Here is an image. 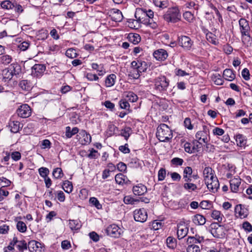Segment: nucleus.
Instances as JSON below:
<instances>
[{
	"instance_id": "nucleus-1",
	"label": "nucleus",
	"mask_w": 252,
	"mask_h": 252,
	"mask_svg": "<svg viewBox=\"0 0 252 252\" xmlns=\"http://www.w3.org/2000/svg\"><path fill=\"white\" fill-rule=\"evenodd\" d=\"M156 135L161 142H167L172 138V130L166 124H160L157 128Z\"/></svg>"
},
{
	"instance_id": "nucleus-2",
	"label": "nucleus",
	"mask_w": 252,
	"mask_h": 252,
	"mask_svg": "<svg viewBox=\"0 0 252 252\" xmlns=\"http://www.w3.org/2000/svg\"><path fill=\"white\" fill-rule=\"evenodd\" d=\"M163 18L167 22L175 23L181 20V15L178 7H172L168 9Z\"/></svg>"
},
{
	"instance_id": "nucleus-3",
	"label": "nucleus",
	"mask_w": 252,
	"mask_h": 252,
	"mask_svg": "<svg viewBox=\"0 0 252 252\" xmlns=\"http://www.w3.org/2000/svg\"><path fill=\"white\" fill-rule=\"evenodd\" d=\"M155 88L159 92L166 91L169 81L165 76H160L155 78L154 81Z\"/></svg>"
},
{
	"instance_id": "nucleus-4",
	"label": "nucleus",
	"mask_w": 252,
	"mask_h": 252,
	"mask_svg": "<svg viewBox=\"0 0 252 252\" xmlns=\"http://www.w3.org/2000/svg\"><path fill=\"white\" fill-rule=\"evenodd\" d=\"M210 228V232L214 237L221 238L224 237L226 229L223 225H221L218 223L214 222L211 223Z\"/></svg>"
},
{
	"instance_id": "nucleus-5",
	"label": "nucleus",
	"mask_w": 252,
	"mask_h": 252,
	"mask_svg": "<svg viewBox=\"0 0 252 252\" xmlns=\"http://www.w3.org/2000/svg\"><path fill=\"white\" fill-rule=\"evenodd\" d=\"M147 10L143 8H137L135 13V17L137 21L147 25L149 21L147 20Z\"/></svg>"
},
{
	"instance_id": "nucleus-6",
	"label": "nucleus",
	"mask_w": 252,
	"mask_h": 252,
	"mask_svg": "<svg viewBox=\"0 0 252 252\" xmlns=\"http://www.w3.org/2000/svg\"><path fill=\"white\" fill-rule=\"evenodd\" d=\"M239 24L242 36H246L248 38H250L251 36L249 33L250 27L248 21L245 19L241 18L239 21Z\"/></svg>"
},
{
	"instance_id": "nucleus-7",
	"label": "nucleus",
	"mask_w": 252,
	"mask_h": 252,
	"mask_svg": "<svg viewBox=\"0 0 252 252\" xmlns=\"http://www.w3.org/2000/svg\"><path fill=\"white\" fill-rule=\"evenodd\" d=\"M208 189L213 192H215L219 188L220 184L216 176L210 179H206L205 182Z\"/></svg>"
},
{
	"instance_id": "nucleus-8",
	"label": "nucleus",
	"mask_w": 252,
	"mask_h": 252,
	"mask_svg": "<svg viewBox=\"0 0 252 252\" xmlns=\"http://www.w3.org/2000/svg\"><path fill=\"white\" fill-rule=\"evenodd\" d=\"M133 217L135 221L144 222L147 219V213L144 208L136 209L133 212Z\"/></svg>"
},
{
	"instance_id": "nucleus-9",
	"label": "nucleus",
	"mask_w": 252,
	"mask_h": 252,
	"mask_svg": "<svg viewBox=\"0 0 252 252\" xmlns=\"http://www.w3.org/2000/svg\"><path fill=\"white\" fill-rule=\"evenodd\" d=\"M14 74H16L15 64H11L8 68H5L2 71L3 80L5 82L10 80Z\"/></svg>"
},
{
	"instance_id": "nucleus-10",
	"label": "nucleus",
	"mask_w": 252,
	"mask_h": 252,
	"mask_svg": "<svg viewBox=\"0 0 252 252\" xmlns=\"http://www.w3.org/2000/svg\"><path fill=\"white\" fill-rule=\"evenodd\" d=\"M32 113L31 107L26 104L21 105L17 110L18 115L23 118H28L31 116Z\"/></svg>"
},
{
	"instance_id": "nucleus-11",
	"label": "nucleus",
	"mask_w": 252,
	"mask_h": 252,
	"mask_svg": "<svg viewBox=\"0 0 252 252\" xmlns=\"http://www.w3.org/2000/svg\"><path fill=\"white\" fill-rule=\"evenodd\" d=\"M106 232L108 235L112 237L118 238L120 236L121 229L117 225L112 224L107 228Z\"/></svg>"
},
{
	"instance_id": "nucleus-12",
	"label": "nucleus",
	"mask_w": 252,
	"mask_h": 252,
	"mask_svg": "<svg viewBox=\"0 0 252 252\" xmlns=\"http://www.w3.org/2000/svg\"><path fill=\"white\" fill-rule=\"evenodd\" d=\"M46 67L44 64H35L32 68V75L38 77L42 76L45 71Z\"/></svg>"
},
{
	"instance_id": "nucleus-13",
	"label": "nucleus",
	"mask_w": 252,
	"mask_h": 252,
	"mask_svg": "<svg viewBox=\"0 0 252 252\" xmlns=\"http://www.w3.org/2000/svg\"><path fill=\"white\" fill-rule=\"evenodd\" d=\"M28 247L31 252H43L44 248L41 244L34 240H32L28 243Z\"/></svg>"
},
{
	"instance_id": "nucleus-14",
	"label": "nucleus",
	"mask_w": 252,
	"mask_h": 252,
	"mask_svg": "<svg viewBox=\"0 0 252 252\" xmlns=\"http://www.w3.org/2000/svg\"><path fill=\"white\" fill-rule=\"evenodd\" d=\"M77 137L82 145H87L91 142V136L85 130H81Z\"/></svg>"
},
{
	"instance_id": "nucleus-15",
	"label": "nucleus",
	"mask_w": 252,
	"mask_h": 252,
	"mask_svg": "<svg viewBox=\"0 0 252 252\" xmlns=\"http://www.w3.org/2000/svg\"><path fill=\"white\" fill-rule=\"evenodd\" d=\"M193 42L187 36H181L179 37V44L186 50H189L191 47Z\"/></svg>"
},
{
	"instance_id": "nucleus-16",
	"label": "nucleus",
	"mask_w": 252,
	"mask_h": 252,
	"mask_svg": "<svg viewBox=\"0 0 252 252\" xmlns=\"http://www.w3.org/2000/svg\"><path fill=\"white\" fill-rule=\"evenodd\" d=\"M131 67H135L136 69L141 73L146 71L147 68V64L144 61L137 60V61H132L131 63Z\"/></svg>"
},
{
	"instance_id": "nucleus-17",
	"label": "nucleus",
	"mask_w": 252,
	"mask_h": 252,
	"mask_svg": "<svg viewBox=\"0 0 252 252\" xmlns=\"http://www.w3.org/2000/svg\"><path fill=\"white\" fill-rule=\"evenodd\" d=\"M154 57L158 61H164L168 57V53L166 50L163 49H159L156 50L153 53Z\"/></svg>"
},
{
	"instance_id": "nucleus-18",
	"label": "nucleus",
	"mask_w": 252,
	"mask_h": 252,
	"mask_svg": "<svg viewBox=\"0 0 252 252\" xmlns=\"http://www.w3.org/2000/svg\"><path fill=\"white\" fill-rule=\"evenodd\" d=\"M188 227L184 223L178 224L177 236L179 239L184 238L188 233Z\"/></svg>"
},
{
	"instance_id": "nucleus-19",
	"label": "nucleus",
	"mask_w": 252,
	"mask_h": 252,
	"mask_svg": "<svg viewBox=\"0 0 252 252\" xmlns=\"http://www.w3.org/2000/svg\"><path fill=\"white\" fill-rule=\"evenodd\" d=\"M133 193L136 195H142L147 192V187L142 184H138L133 187Z\"/></svg>"
},
{
	"instance_id": "nucleus-20",
	"label": "nucleus",
	"mask_w": 252,
	"mask_h": 252,
	"mask_svg": "<svg viewBox=\"0 0 252 252\" xmlns=\"http://www.w3.org/2000/svg\"><path fill=\"white\" fill-rule=\"evenodd\" d=\"M235 213L237 217L245 218L247 216V210L241 204L237 205L235 208Z\"/></svg>"
},
{
	"instance_id": "nucleus-21",
	"label": "nucleus",
	"mask_w": 252,
	"mask_h": 252,
	"mask_svg": "<svg viewBox=\"0 0 252 252\" xmlns=\"http://www.w3.org/2000/svg\"><path fill=\"white\" fill-rule=\"evenodd\" d=\"M241 184V179L239 178H234L230 181V186L232 191L236 192L238 189Z\"/></svg>"
},
{
	"instance_id": "nucleus-22",
	"label": "nucleus",
	"mask_w": 252,
	"mask_h": 252,
	"mask_svg": "<svg viewBox=\"0 0 252 252\" xmlns=\"http://www.w3.org/2000/svg\"><path fill=\"white\" fill-rule=\"evenodd\" d=\"M21 219V217H17L14 220L17 222L16 228L17 230L21 233H24L27 231V227L26 223L22 221L18 220Z\"/></svg>"
},
{
	"instance_id": "nucleus-23",
	"label": "nucleus",
	"mask_w": 252,
	"mask_h": 252,
	"mask_svg": "<svg viewBox=\"0 0 252 252\" xmlns=\"http://www.w3.org/2000/svg\"><path fill=\"white\" fill-rule=\"evenodd\" d=\"M235 140L237 146L243 147H245L247 143V139L246 137L241 134H237L235 136Z\"/></svg>"
},
{
	"instance_id": "nucleus-24",
	"label": "nucleus",
	"mask_w": 252,
	"mask_h": 252,
	"mask_svg": "<svg viewBox=\"0 0 252 252\" xmlns=\"http://www.w3.org/2000/svg\"><path fill=\"white\" fill-rule=\"evenodd\" d=\"M68 225L71 230H77L80 229L82 224L78 220H70Z\"/></svg>"
},
{
	"instance_id": "nucleus-25",
	"label": "nucleus",
	"mask_w": 252,
	"mask_h": 252,
	"mask_svg": "<svg viewBox=\"0 0 252 252\" xmlns=\"http://www.w3.org/2000/svg\"><path fill=\"white\" fill-rule=\"evenodd\" d=\"M196 138L199 141L207 143L208 141L207 139V133L205 130H200L198 131L195 135Z\"/></svg>"
},
{
	"instance_id": "nucleus-26",
	"label": "nucleus",
	"mask_w": 252,
	"mask_h": 252,
	"mask_svg": "<svg viewBox=\"0 0 252 252\" xmlns=\"http://www.w3.org/2000/svg\"><path fill=\"white\" fill-rule=\"evenodd\" d=\"M223 78L229 81H233L235 78V74L230 69H225L223 72Z\"/></svg>"
},
{
	"instance_id": "nucleus-27",
	"label": "nucleus",
	"mask_w": 252,
	"mask_h": 252,
	"mask_svg": "<svg viewBox=\"0 0 252 252\" xmlns=\"http://www.w3.org/2000/svg\"><path fill=\"white\" fill-rule=\"evenodd\" d=\"M192 221L196 225H202L205 223V218L200 214H196L193 217Z\"/></svg>"
},
{
	"instance_id": "nucleus-28",
	"label": "nucleus",
	"mask_w": 252,
	"mask_h": 252,
	"mask_svg": "<svg viewBox=\"0 0 252 252\" xmlns=\"http://www.w3.org/2000/svg\"><path fill=\"white\" fill-rule=\"evenodd\" d=\"M147 20L149 21L147 25H149L152 28H156L157 27V24L156 22H150V21H153L154 18V12L151 9L147 10Z\"/></svg>"
},
{
	"instance_id": "nucleus-29",
	"label": "nucleus",
	"mask_w": 252,
	"mask_h": 252,
	"mask_svg": "<svg viewBox=\"0 0 252 252\" xmlns=\"http://www.w3.org/2000/svg\"><path fill=\"white\" fill-rule=\"evenodd\" d=\"M79 131V129L77 127H73L72 129L70 126L65 127V136L67 138H70L74 135L77 134Z\"/></svg>"
},
{
	"instance_id": "nucleus-30",
	"label": "nucleus",
	"mask_w": 252,
	"mask_h": 252,
	"mask_svg": "<svg viewBox=\"0 0 252 252\" xmlns=\"http://www.w3.org/2000/svg\"><path fill=\"white\" fill-rule=\"evenodd\" d=\"M8 126L10 128V131L13 133L18 132L20 128V124L18 121H10Z\"/></svg>"
},
{
	"instance_id": "nucleus-31",
	"label": "nucleus",
	"mask_w": 252,
	"mask_h": 252,
	"mask_svg": "<svg viewBox=\"0 0 252 252\" xmlns=\"http://www.w3.org/2000/svg\"><path fill=\"white\" fill-rule=\"evenodd\" d=\"M116 76L114 74L108 75L105 79V85L107 87L113 86L115 82Z\"/></svg>"
},
{
	"instance_id": "nucleus-32",
	"label": "nucleus",
	"mask_w": 252,
	"mask_h": 252,
	"mask_svg": "<svg viewBox=\"0 0 252 252\" xmlns=\"http://www.w3.org/2000/svg\"><path fill=\"white\" fill-rule=\"evenodd\" d=\"M211 217L215 220H217L218 222H221L224 219V216L221 212L218 210L213 211Z\"/></svg>"
},
{
	"instance_id": "nucleus-33",
	"label": "nucleus",
	"mask_w": 252,
	"mask_h": 252,
	"mask_svg": "<svg viewBox=\"0 0 252 252\" xmlns=\"http://www.w3.org/2000/svg\"><path fill=\"white\" fill-rule=\"evenodd\" d=\"M129 41L132 43L133 44L138 43L141 40V37L137 33H129L128 35Z\"/></svg>"
},
{
	"instance_id": "nucleus-34",
	"label": "nucleus",
	"mask_w": 252,
	"mask_h": 252,
	"mask_svg": "<svg viewBox=\"0 0 252 252\" xmlns=\"http://www.w3.org/2000/svg\"><path fill=\"white\" fill-rule=\"evenodd\" d=\"M167 246L172 250H174L177 246V240L172 236H169L166 239Z\"/></svg>"
},
{
	"instance_id": "nucleus-35",
	"label": "nucleus",
	"mask_w": 252,
	"mask_h": 252,
	"mask_svg": "<svg viewBox=\"0 0 252 252\" xmlns=\"http://www.w3.org/2000/svg\"><path fill=\"white\" fill-rule=\"evenodd\" d=\"M14 2H12L10 0H6L1 2L0 6L2 9L6 10H13L14 9Z\"/></svg>"
},
{
	"instance_id": "nucleus-36",
	"label": "nucleus",
	"mask_w": 252,
	"mask_h": 252,
	"mask_svg": "<svg viewBox=\"0 0 252 252\" xmlns=\"http://www.w3.org/2000/svg\"><path fill=\"white\" fill-rule=\"evenodd\" d=\"M203 175L205 182L206 181V179H210L215 176L212 169L209 167H207L204 168L203 170Z\"/></svg>"
},
{
	"instance_id": "nucleus-37",
	"label": "nucleus",
	"mask_w": 252,
	"mask_h": 252,
	"mask_svg": "<svg viewBox=\"0 0 252 252\" xmlns=\"http://www.w3.org/2000/svg\"><path fill=\"white\" fill-rule=\"evenodd\" d=\"M62 188L67 193H69L73 190V186L71 182L66 180L63 182Z\"/></svg>"
},
{
	"instance_id": "nucleus-38",
	"label": "nucleus",
	"mask_w": 252,
	"mask_h": 252,
	"mask_svg": "<svg viewBox=\"0 0 252 252\" xmlns=\"http://www.w3.org/2000/svg\"><path fill=\"white\" fill-rule=\"evenodd\" d=\"M206 38L208 41L212 44L217 45L219 44V41L217 39L216 36L211 32L206 34Z\"/></svg>"
},
{
	"instance_id": "nucleus-39",
	"label": "nucleus",
	"mask_w": 252,
	"mask_h": 252,
	"mask_svg": "<svg viewBox=\"0 0 252 252\" xmlns=\"http://www.w3.org/2000/svg\"><path fill=\"white\" fill-rule=\"evenodd\" d=\"M128 76L133 79H138L140 76V73L135 67H132L128 72Z\"/></svg>"
},
{
	"instance_id": "nucleus-40",
	"label": "nucleus",
	"mask_w": 252,
	"mask_h": 252,
	"mask_svg": "<svg viewBox=\"0 0 252 252\" xmlns=\"http://www.w3.org/2000/svg\"><path fill=\"white\" fill-rule=\"evenodd\" d=\"M183 187L189 191H194L197 189V186L193 183H185Z\"/></svg>"
},
{
	"instance_id": "nucleus-41",
	"label": "nucleus",
	"mask_w": 252,
	"mask_h": 252,
	"mask_svg": "<svg viewBox=\"0 0 252 252\" xmlns=\"http://www.w3.org/2000/svg\"><path fill=\"white\" fill-rule=\"evenodd\" d=\"M124 201L125 203L127 204L135 205L139 202V200L138 199H134L129 196H127L124 197Z\"/></svg>"
},
{
	"instance_id": "nucleus-42",
	"label": "nucleus",
	"mask_w": 252,
	"mask_h": 252,
	"mask_svg": "<svg viewBox=\"0 0 252 252\" xmlns=\"http://www.w3.org/2000/svg\"><path fill=\"white\" fill-rule=\"evenodd\" d=\"M89 202L90 204L95 206L97 209L102 208V205L96 198L94 197H91L89 199Z\"/></svg>"
},
{
	"instance_id": "nucleus-43",
	"label": "nucleus",
	"mask_w": 252,
	"mask_h": 252,
	"mask_svg": "<svg viewBox=\"0 0 252 252\" xmlns=\"http://www.w3.org/2000/svg\"><path fill=\"white\" fill-rule=\"evenodd\" d=\"M112 18L116 22H120L123 19V15L122 12L119 10H117V11L115 12L112 15Z\"/></svg>"
},
{
	"instance_id": "nucleus-44",
	"label": "nucleus",
	"mask_w": 252,
	"mask_h": 252,
	"mask_svg": "<svg viewBox=\"0 0 252 252\" xmlns=\"http://www.w3.org/2000/svg\"><path fill=\"white\" fill-rule=\"evenodd\" d=\"M52 174L53 176L56 179L61 178L63 175V173L61 168H56L54 169L53 171Z\"/></svg>"
},
{
	"instance_id": "nucleus-45",
	"label": "nucleus",
	"mask_w": 252,
	"mask_h": 252,
	"mask_svg": "<svg viewBox=\"0 0 252 252\" xmlns=\"http://www.w3.org/2000/svg\"><path fill=\"white\" fill-rule=\"evenodd\" d=\"M12 61V58L8 55H3L0 57V63L6 65L10 63Z\"/></svg>"
},
{
	"instance_id": "nucleus-46",
	"label": "nucleus",
	"mask_w": 252,
	"mask_h": 252,
	"mask_svg": "<svg viewBox=\"0 0 252 252\" xmlns=\"http://www.w3.org/2000/svg\"><path fill=\"white\" fill-rule=\"evenodd\" d=\"M125 177L122 173L117 174L115 176L116 182L119 185H123L125 182Z\"/></svg>"
},
{
	"instance_id": "nucleus-47",
	"label": "nucleus",
	"mask_w": 252,
	"mask_h": 252,
	"mask_svg": "<svg viewBox=\"0 0 252 252\" xmlns=\"http://www.w3.org/2000/svg\"><path fill=\"white\" fill-rule=\"evenodd\" d=\"M39 174L43 178L48 177L49 173V169L46 167H42L38 169Z\"/></svg>"
},
{
	"instance_id": "nucleus-48",
	"label": "nucleus",
	"mask_w": 252,
	"mask_h": 252,
	"mask_svg": "<svg viewBox=\"0 0 252 252\" xmlns=\"http://www.w3.org/2000/svg\"><path fill=\"white\" fill-rule=\"evenodd\" d=\"M183 17L189 22H192L194 17L193 14L189 11H186L183 14Z\"/></svg>"
},
{
	"instance_id": "nucleus-49",
	"label": "nucleus",
	"mask_w": 252,
	"mask_h": 252,
	"mask_svg": "<svg viewBox=\"0 0 252 252\" xmlns=\"http://www.w3.org/2000/svg\"><path fill=\"white\" fill-rule=\"evenodd\" d=\"M19 86L22 88L23 90H29L30 88V82L27 80H22L19 83Z\"/></svg>"
},
{
	"instance_id": "nucleus-50",
	"label": "nucleus",
	"mask_w": 252,
	"mask_h": 252,
	"mask_svg": "<svg viewBox=\"0 0 252 252\" xmlns=\"http://www.w3.org/2000/svg\"><path fill=\"white\" fill-rule=\"evenodd\" d=\"M17 247L20 251H24L25 250H27V248H28L27 243L24 240L19 241L17 244Z\"/></svg>"
},
{
	"instance_id": "nucleus-51",
	"label": "nucleus",
	"mask_w": 252,
	"mask_h": 252,
	"mask_svg": "<svg viewBox=\"0 0 252 252\" xmlns=\"http://www.w3.org/2000/svg\"><path fill=\"white\" fill-rule=\"evenodd\" d=\"M131 129L130 127H127L122 130L121 135L125 137L126 140H127L130 136Z\"/></svg>"
},
{
	"instance_id": "nucleus-52",
	"label": "nucleus",
	"mask_w": 252,
	"mask_h": 252,
	"mask_svg": "<svg viewBox=\"0 0 252 252\" xmlns=\"http://www.w3.org/2000/svg\"><path fill=\"white\" fill-rule=\"evenodd\" d=\"M126 97L128 99V100L131 102L136 101L138 99L137 96L133 92H129L127 93Z\"/></svg>"
},
{
	"instance_id": "nucleus-53",
	"label": "nucleus",
	"mask_w": 252,
	"mask_h": 252,
	"mask_svg": "<svg viewBox=\"0 0 252 252\" xmlns=\"http://www.w3.org/2000/svg\"><path fill=\"white\" fill-rule=\"evenodd\" d=\"M65 55L67 57L72 59L76 57L77 56L75 50L71 48L68 49L66 50Z\"/></svg>"
},
{
	"instance_id": "nucleus-54",
	"label": "nucleus",
	"mask_w": 252,
	"mask_h": 252,
	"mask_svg": "<svg viewBox=\"0 0 252 252\" xmlns=\"http://www.w3.org/2000/svg\"><path fill=\"white\" fill-rule=\"evenodd\" d=\"M99 154L97 151L94 149H92L90 151V154L88 155V157L90 159H96L97 158Z\"/></svg>"
},
{
	"instance_id": "nucleus-55",
	"label": "nucleus",
	"mask_w": 252,
	"mask_h": 252,
	"mask_svg": "<svg viewBox=\"0 0 252 252\" xmlns=\"http://www.w3.org/2000/svg\"><path fill=\"white\" fill-rule=\"evenodd\" d=\"M171 162L175 166H179L183 164L184 160L183 159L179 158H174L171 160Z\"/></svg>"
},
{
	"instance_id": "nucleus-56",
	"label": "nucleus",
	"mask_w": 252,
	"mask_h": 252,
	"mask_svg": "<svg viewBox=\"0 0 252 252\" xmlns=\"http://www.w3.org/2000/svg\"><path fill=\"white\" fill-rule=\"evenodd\" d=\"M166 171L165 169L161 168L158 172V179L159 181H163L165 177Z\"/></svg>"
},
{
	"instance_id": "nucleus-57",
	"label": "nucleus",
	"mask_w": 252,
	"mask_h": 252,
	"mask_svg": "<svg viewBox=\"0 0 252 252\" xmlns=\"http://www.w3.org/2000/svg\"><path fill=\"white\" fill-rule=\"evenodd\" d=\"M187 252H200V250L198 246H188L187 249Z\"/></svg>"
},
{
	"instance_id": "nucleus-58",
	"label": "nucleus",
	"mask_w": 252,
	"mask_h": 252,
	"mask_svg": "<svg viewBox=\"0 0 252 252\" xmlns=\"http://www.w3.org/2000/svg\"><path fill=\"white\" fill-rule=\"evenodd\" d=\"M213 133L215 135L220 136V135H222L224 134V131L222 128H220L218 127H216L213 129Z\"/></svg>"
},
{
	"instance_id": "nucleus-59",
	"label": "nucleus",
	"mask_w": 252,
	"mask_h": 252,
	"mask_svg": "<svg viewBox=\"0 0 252 252\" xmlns=\"http://www.w3.org/2000/svg\"><path fill=\"white\" fill-rule=\"evenodd\" d=\"M86 77L89 81H96L98 79V77L96 74L92 73H87Z\"/></svg>"
},
{
	"instance_id": "nucleus-60",
	"label": "nucleus",
	"mask_w": 252,
	"mask_h": 252,
	"mask_svg": "<svg viewBox=\"0 0 252 252\" xmlns=\"http://www.w3.org/2000/svg\"><path fill=\"white\" fill-rule=\"evenodd\" d=\"M13 5H14V7L13 10H14L15 12L20 14L23 12V9L21 5L18 4L16 2H14Z\"/></svg>"
},
{
	"instance_id": "nucleus-61",
	"label": "nucleus",
	"mask_w": 252,
	"mask_h": 252,
	"mask_svg": "<svg viewBox=\"0 0 252 252\" xmlns=\"http://www.w3.org/2000/svg\"><path fill=\"white\" fill-rule=\"evenodd\" d=\"M184 126L189 129H192L193 128V126L191 123L190 119L189 118H186L184 120Z\"/></svg>"
},
{
	"instance_id": "nucleus-62",
	"label": "nucleus",
	"mask_w": 252,
	"mask_h": 252,
	"mask_svg": "<svg viewBox=\"0 0 252 252\" xmlns=\"http://www.w3.org/2000/svg\"><path fill=\"white\" fill-rule=\"evenodd\" d=\"M215 83L217 85H221L223 84V80L221 78V76L218 74L215 76L213 79Z\"/></svg>"
},
{
	"instance_id": "nucleus-63",
	"label": "nucleus",
	"mask_w": 252,
	"mask_h": 252,
	"mask_svg": "<svg viewBox=\"0 0 252 252\" xmlns=\"http://www.w3.org/2000/svg\"><path fill=\"white\" fill-rule=\"evenodd\" d=\"M117 168L119 171L121 172H125L126 170V165L124 162H120L117 164Z\"/></svg>"
},
{
	"instance_id": "nucleus-64",
	"label": "nucleus",
	"mask_w": 252,
	"mask_h": 252,
	"mask_svg": "<svg viewBox=\"0 0 252 252\" xmlns=\"http://www.w3.org/2000/svg\"><path fill=\"white\" fill-rule=\"evenodd\" d=\"M243 228L248 232L252 231V225L248 221H245L243 223Z\"/></svg>"
}]
</instances>
